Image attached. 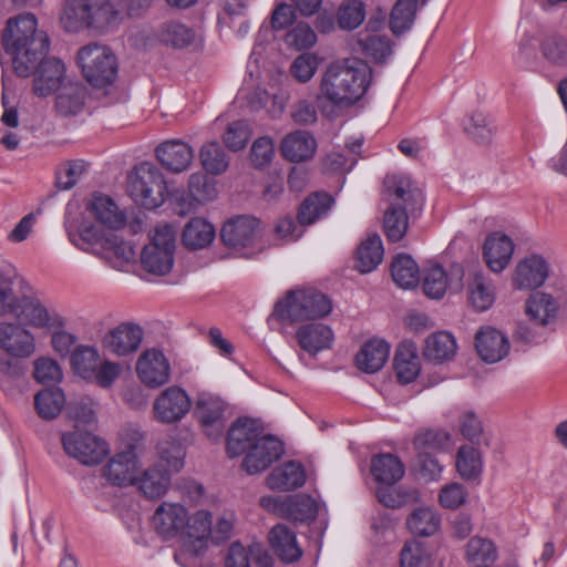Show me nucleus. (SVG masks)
<instances>
[{
    "label": "nucleus",
    "mask_w": 567,
    "mask_h": 567,
    "mask_svg": "<svg viewBox=\"0 0 567 567\" xmlns=\"http://www.w3.org/2000/svg\"><path fill=\"white\" fill-rule=\"evenodd\" d=\"M358 45L365 55L378 62L385 60L392 52L390 40L377 33L361 32Z\"/></svg>",
    "instance_id": "58"
},
{
    "label": "nucleus",
    "mask_w": 567,
    "mask_h": 567,
    "mask_svg": "<svg viewBox=\"0 0 567 567\" xmlns=\"http://www.w3.org/2000/svg\"><path fill=\"white\" fill-rule=\"evenodd\" d=\"M284 453L282 443L272 435H262L251 445L243 461V467L248 474L265 471Z\"/></svg>",
    "instance_id": "21"
},
{
    "label": "nucleus",
    "mask_w": 567,
    "mask_h": 567,
    "mask_svg": "<svg viewBox=\"0 0 567 567\" xmlns=\"http://www.w3.org/2000/svg\"><path fill=\"white\" fill-rule=\"evenodd\" d=\"M384 188L389 203H396L399 207L410 208L411 213L421 210L423 194L417 185L405 174L388 175L384 178Z\"/></svg>",
    "instance_id": "18"
},
{
    "label": "nucleus",
    "mask_w": 567,
    "mask_h": 567,
    "mask_svg": "<svg viewBox=\"0 0 567 567\" xmlns=\"http://www.w3.org/2000/svg\"><path fill=\"white\" fill-rule=\"evenodd\" d=\"M390 355V346L381 339H371L362 344L355 355L358 369L365 373H375L383 368Z\"/></svg>",
    "instance_id": "32"
},
{
    "label": "nucleus",
    "mask_w": 567,
    "mask_h": 567,
    "mask_svg": "<svg viewBox=\"0 0 567 567\" xmlns=\"http://www.w3.org/2000/svg\"><path fill=\"white\" fill-rule=\"evenodd\" d=\"M64 227L69 240L79 249L100 256L106 245V240L112 233H105L93 223L80 217L73 216L71 210L64 219Z\"/></svg>",
    "instance_id": "13"
},
{
    "label": "nucleus",
    "mask_w": 567,
    "mask_h": 567,
    "mask_svg": "<svg viewBox=\"0 0 567 567\" xmlns=\"http://www.w3.org/2000/svg\"><path fill=\"white\" fill-rule=\"evenodd\" d=\"M85 100V89L78 83L64 84L55 100V107L61 115L71 116L79 114Z\"/></svg>",
    "instance_id": "47"
},
{
    "label": "nucleus",
    "mask_w": 567,
    "mask_h": 567,
    "mask_svg": "<svg viewBox=\"0 0 567 567\" xmlns=\"http://www.w3.org/2000/svg\"><path fill=\"white\" fill-rule=\"evenodd\" d=\"M188 190L193 198L202 204L210 202L217 196L216 183L203 173L190 175Z\"/></svg>",
    "instance_id": "61"
},
{
    "label": "nucleus",
    "mask_w": 567,
    "mask_h": 567,
    "mask_svg": "<svg viewBox=\"0 0 567 567\" xmlns=\"http://www.w3.org/2000/svg\"><path fill=\"white\" fill-rule=\"evenodd\" d=\"M372 70L363 60L351 58L331 63L323 72L318 100L337 107H350L367 92Z\"/></svg>",
    "instance_id": "3"
},
{
    "label": "nucleus",
    "mask_w": 567,
    "mask_h": 567,
    "mask_svg": "<svg viewBox=\"0 0 567 567\" xmlns=\"http://www.w3.org/2000/svg\"><path fill=\"white\" fill-rule=\"evenodd\" d=\"M280 150L285 158L298 163L307 161L315 155L317 142L309 132L295 131L284 137Z\"/></svg>",
    "instance_id": "31"
},
{
    "label": "nucleus",
    "mask_w": 567,
    "mask_h": 567,
    "mask_svg": "<svg viewBox=\"0 0 567 567\" xmlns=\"http://www.w3.org/2000/svg\"><path fill=\"white\" fill-rule=\"evenodd\" d=\"M391 276L400 288L412 289L420 281V269L411 256L400 254L391 264Z\"/></svg>",
    "instance_id": "46"
},
{
    "label": "nucleus",
    "mask_w": 567,
    "mask_h": 567,
    "mask_svg": "<svg viewBox=\"0 0 567 567\" xmlns=\"http://www.w3.org/2000/svg\"><path fill=\"white\" fill-rule=\"evenodd\" d=\"M148 4V0H131L127 12H124V3L120 0H90L89 29L101 33L111 31L126 16H138Z\"/></svg>",
    "instance_id": "10"
},
{
    "label": "nucleus",
    "mask_w": 567,
    "mask_h": 567,
    "mask_svg": "<svg viewBox=\"0 0 567 567\" xmlns=\"http://www.w3.org/2000/svg\"><path fill=\"white\" fill-rule=\"evenodd\" d=\"M99 257L110 261L114 267H120L134 260L136 251L131 243L122 240L112 234Z\"/></svg>",
    "instance_id": "52"
},
{
    "label": "nucleus",
    "mask_w": 567,
    "mask_h": 567,
    "mask_svg": "<svg viewBox=\"0 0 567 567\" xmlns=\"http://www.w3.org/2000/svg\"><path fill=\"white\" fill-rule=\"evenodd\" d=\"M143 329L133 322H123L109 330L101 340L104 350L118 357L134 353L143 340Z\"/></svg>",
    "instance_id": "19"
},
{
    "label": "nucleus",
    "mask_w": 567,
    "mask_h": 567,
    "mask_svg": "<svg viewBox=\"0 0 567 567\" xmlns=\"http://www.w3.org/2000/svg\"><path fill=\"white\" fill-rule=\"evenodd\" d=\"M548 277V265L538 255L520 260L513 274V285L517 289H535L540 287Z\"/></svg>",
    "instance_id": "25"
},
{
    "label": "nucleus",
    "mask_w": 567,
    "mask_h": 567,
    "mask_svg": "<svg viewBox=\"0 0 567 567\" xmlns=\"http://www.w3.org/2000/svg\"><path fill=\"white\" fill-rule=\"evenodd\" d=\"M69 415L74 421L73 430H92L96 423V412L92 402L79 401L69 406Z\"/></svg>",
    "instance_id": "63"
},
{
    "label": "nucleus",
    "mask_w": 567,
    "mask_h": 567,
    "mask_svg": "<svg viewBox=\"0 0 567 567\" xmlns=\"http://www.w3.org/2000/svg\"><path fill=\"white\" fill-rule=\"evenodd\" d=\"M199 158L204 169L213 175L224 173L229 165L228 156L217 142L204 144L199 152Z\"/></svg>",
    "instance_id": "55"
},
{
    "label": "nucleus",
    "mask_w": 567,
    "mask_h": 567,
    "mask_svg": "<svg viewBox=\"0 0 567 567\" xmlns=\"http://www.w3.org/2000/svg\"><path fill=\"white\" fill-rule=\"evenodd\" d=\"M65 453L85 465H95L109 453L107 443L89 430H72L61 436Z\"/></svg>",
    "instance_id": "11"
},
{
    "label": "nucleus",
    "mask_w": 567,
    "mask_h": 567,
    "mask_svg": "<svg viewBox=\"0 0 567 567\" xmlns=\"http://www.w3.org/2000/svg\"><path fill=\"white\" fill-rule=\"evenodd\" d=\"M330 299L315 289H295L276 303L274 315L290 323L323 318L331 312Z\"/></svg>",
    "instance_id": "6"
},
{
    "label": "nucleus",
    "mask_w": 567,
    "mask_h": 567,
    "mask_svg": "<svg viewBox=\"0 0 567 567\" xmlns=\"http://www.w3.org/2000/svg\"><path fill=\"white\" fill-rule=\"evenodd\" d=\"M87 209L96 220L110 228H118L124 224V214L106 195H93L87 204Z\"/></svg>",
    "instance_id": "39"
},
{
    "label": "nucleus",
    "mask_w": 567,
    "mask_h": 567,
    "mask_svg": "<svg viewBox=\"0 0 567 567\" xmlns=\"http://www.w3.org/2000/svg\"><path fill=\"white\" fill-rule=\"evenodd\" d=\"M37 24L32 13L9 19L2 34V44L19 76L27 78L37 70L33 92L45 97L63 86L65 66L59 59H43L49 51V38L37 30Z\"/></svg>",
    "instance_id": "1"
},
{
    "label": "nucleus",
    "mask_w": 567,
    "mask_h": 567,
    "mask_svg": "<svg viewBox=\"0 0 567 567\" xmlns=\"http://www.w3.org/2000/svg\"><path fill=\"white\" fill-rule=\"evenodd\" d=\"M259 423L251 419L236 421L228 431L227 452L230 457H236L251 449L261 437Z\"/></svg>",
    "instance_id": "26"
},
{
    "label": "nucleus",
    "mask_w": 567,
    "mask_h": 567,
    "mask_svg": "<svg viewBox=\"0 0 567 567\" xmlns=\"http://www.w3.org/2000/svg\"><path fill=\"white\" fill-rule=\"evenodd\" d=\"M269 542L275 553L285 563H295L302 556V549L297 543L296 534L282 524L271 528Z\"/></svg>",
    "instance_id": "34"
},
{
    "label": "nucleus",
    "mask_w": 567,
    "mask_h": 567,
    "mask_svg": "<svg viewBox=\"0 0 567 567\" xmlns=\"http://www.w3.org/2000/svg\"><path fill=\"white\" fill-rule=\"evenodd\" d=\"M190 409L192 401L187 392L178 385H171L157 394L152 412L158 423L175 424L182 421Z\"/></svg>",
    "instance_id": "14"
},
{
    "label": "nucleus",
    "mask_w": 567,
    "mask_h": 567,
    "mask_svg": "<svg viewBox=\"0 0 567 567\" xmlns=\"http://www.w3.org/2000/svg\"><path fill=\"white\" fill-rule=\"evenodd\" d=\"M128 190L135 203L147 209H154L164 203L167 184L156 165L143 162L130 175Z\"/></svg>",
    "instance_id": "9"
},
{
    "label": "nucleus",
    "mask_w": 567,
    "mask_h": 567,
    "mask_svg": "<svg viewBox=\"0 0 567 567\" xmlns=\"http://www.w3.org/2000/svg\"><path fill=\"white\" fill-rule=\"evenodd\" d=\"M475 349L484 362L496 363L508 354L511 344L502 331L487 326L476 332Z\"/></svg>",
    "instance_id": "23"
},
{
    "label": "nucleus",
    "mask_w": 567,
    "mask_h": 567,
    "mask_svg": "<svg viewBox=\"0 0 567 567\" xmlns=\"http://www.w3.org/2000/svg\"><path fill=\"white\" fill-rule=\"evenodd\" d=\"M158 461L138 470L133 486L148 499L161 498L171 486V472H177L183 466L184 453L179 445L164 442L158 445Z\"/></svg>",
    "instance_id": "4"
},
{
    "label": "nucleus",
    "mask_w": 567,
    "mask_h": 567,
    "mask_svg": "<svg viewBox=\"0 0 567 567\" xmlns=\"http://www.w3.org/2000/svg\"><path fill=\"white\" fill-rule=\"evenodd\" d=\"M456 349L454 337L450 332L439 331L425 339L423 355L430 362L443 363L454 358Z\"/></svg>",
    "instance_id": "35"
},
{
    "label": "nucleus",
    "mask_w": 567,
    "mask_h": 567,
    "mask_svg": "<svg viewBox=\"0 0 567 567\" xmlns=\"http://www.w3.org/2000/svg\"><path fill=\"white\" fill-rule=\"evenodd\" d=\"M467 135L477 144H489L496 134V126L492 118L483 112H473L465 125Z\"/></svg>",
    "instance_id": "53"
},
{
    "label": "nucleus",
    "mask_w": 567,
    "mask_h": 567,
    "mask_svg": "<svg viewBox=\"0 0 567 567\" xmlns=\"http://www.w3.org/2000/svg\"><path fill=\"white\" fill-rule=\"evenodd\" d=\"M394 370L401 383H411L420 374L421 364L416 348L412 343H401L394 357Z\"/></svg>",
    "instance_id": "38"
},
{
    "label": "nucleus",
    "mask_w": 567,
    "mask_h": 567,
    "mask_svg": "<svg viewBox=\"0 0 567 567\" xmlns=\"http://www.w3.org/2000/svg\"><path fill=\"white\" fill-rule=\"evenodd\" d=\"M175 247L176 229L167 223L157 224L141 251L142 268L153 276H166L174 266Z\"/></svg>",
    "instance_id": "7"
},
{
    "label": "nucleus",
    "mask_w": 567,
    "mask_h": 567,
    "mask_svg": "<svg viewBox=\"0 0 567 567\" xmlns=\"http://www.w3.org/2000/svg\"><path fill=\"white\" fill-rule=\"evenodd\" d=\"M70 359L73 371L81 378L89 380L94 374L101 361V355L95 347L81 344L74 348Z\"/></svg>",
    "instance_id": "50"
},
{
    "label": "nucleus",
    "mask_w": 567,
    "mask_h": 567,
    "mask_svg": "<svg viewBox=\"0 0 567 567\" xmlns=\"http://www.w3.org/2000/svg\"><path fill=\"white\" fill-rule=\"evenodd\" d=\"M306 482L303 466L289 461L274 468L267 476V485L271 489L291 491L302 486Z\"/></svg>",
    "instance_id": "33"
},
{
    "label": "nucleus",
    "mask_w": 567,
    "mask_h": 567,
    "mask_svg": "<svg viewBox=\"0 0 567 567\" xmlns=\"http://www.w3.org/2000/svg\"><path fill=\"white\" fill-rule=\"evenodd\" d=\"M514 254V243L505 234H489L483 246V257L487 267L494 272H502L509 264Z\"/></svg>",
    "instance_id": "27"
},
{
    "label": "nucleus",
    "mask_w": 567,
    "mask_h": 567,
    "mask_svg": "<svg viewBox=\"0 0 567 567\" xmlns=\"http://www.w3.org/2000/svg\"><path fill=\"white\" fill-rule=\"evenodd\" d=\"M260 233V223L257 218L238 216L223 226L220 236L226 246L241 249L252 245L259 238Z\"/></svg>",
    "instance_id": "20"
},
{
    "label": "nucleus",
    "mask_w": 567,
    "mask_h": 567,
    "mask_svg": "<svg viewBox=\"0 0 567 567\" xmlns=\"http://www.w3.org/2000/svg\"><path fill=\"white\" fill-rule=\"evenodd\" d=\"M558 303L555 298L542 291L530 295L526 301L528 318L538 326H546L556 319Z\"/></svg>",
    "instance_id": "36"
},
{
    "label": "nucleus",
    "mask_w": 567,
    "mask_h": 567,
    "mask_svg": "<svg viewBox=\"0 0 567 567\" xmlns=\"http://www.w3.org/2000/svg\"><path fill=\"white\" fill-rule=\"evenodd\" d=\"M136 373L143 384L156 389L169 381L171 364L161 350L147 349L137 359Z\"/></svg>",
    "instance_id": "17"
},
{
    "label": "nucleus",
    "mask_w": 567,
    "mask_h": 567,
    "mask_svg": "<svg viewBox=\"0 0 567 567\" xmlns=\"http://www.w3.org/2000/svg\"><path fill=\"white\" fill-rule=\"evenodd\" d=\"M14 313L22 322L38 329H60L66 323L55 308L34 298L22 299Z\"/></svg>",
    "instance_id": "16"
},
{
    "label": "nucleus",
    "mask_w": 567,
    "mask_h": 567,
    "mask_svg": "<svg viewBox=\"0 0 567 567\" xmlns=\"http://www.w3.org/2000/svg\"><path fill=\"white\" fill-rule=\"evenodd\" d=\"M456 470L467 481L476 480L483 472L482 452L472 445H462L456 453Z\"/></svg>",
    "instance_id": "49"
},
{
    "label": "nucleus",
    "mask_w": 567,
    "mask_h": 567,
    "mask_svg": "<svg viewBox=\"0 0 567 567\" xmlns=\"http://www.w3.org/2000/svg\"><path fill=\"white\" fill-rule=\"evenodd\" d=\"M144 435L138 430H127L121 436L120 447L104 466V476L114 486H133L141 467Z\"/></svg>",
    "instance_id": "5"
},
{
    "label": "nucleus",
    "mask_w": 567,
    "mask_h": 567,
    "mask_svg": "<svg viewBox=\"0 0 567 567\" xmlns=\"http://www.w3.org/2000/svg\"><path fill=\"white\" fill-rule=\"evenodd\" d=\"M467 293L470 303L477 311L488 309L495 299L494 287L491 280L478 270L470 275Z\"/></svg>",
    "instance_id": "40"
},
{
    "label": "nucleus",
    "mask_w": 567,
    "mask_h": 567,
    "mask_svg": "<svg viewBox=\"0 0 567 567\" xmlns=\"http://www.w3.org/2000/svg\"><path fill=\"white\" fill-rule=\"evenodd\" d=\"M64 394L61 390H43L34 396V405L42 419L56 417L64 404Z\"/></svg>",
    "instance_id": "59"
},
{
    "label": "nucleus",
    "mask_w": 567,
    "mask_h": 567,
    "mask_svg": "<svg viewBox=\"0 0 567 567\" xmlns=\"http://www.w3.org/2000/svg\"><path fill=\"white\" fill-rule=\"evenodd\" d=\"M497 556V548L488 538L474 536L465 546V560L473 567H487L496 561Z\"/></svg>",
    "instance_id": "44"
},
{
    "label": "nucleus",
    "mask_w": 567,
    "mask_h": 567,
    "mask_svg": "<svg viewBox=\"0 0 567 567\" xmlns=\"http://www.w3.org/2000/svg\"><path fill=\"white\" fill-rule=\"evenodd\" d=\"M464 269L460 264L452 265L449 270L439 264L424 269L422 289L426 297L441 299L447 289L458 292L463 289Z\"/></svg>",
    "instance_id": "15"
},
{
    "label": "nucleus",
    "mask_w": 567,
    "mask_h": 567,
    "mask_svg": "<svg viewBox=\"0 0 567 567\" xmlns=\"http://www.w3.org/2000/svg\"><path fill=\"white\" fill-rule=\"evenodd\" d=\"M404 472L403 463L393 454H379L371 460V474L381 484H395L403 477Z\"/></svg>",
    "instance_id": "37"
},
{
    "label": "nucleus",
    "mask_w": 567,
    "mask_h": 567,
    "mask_svg": "<svg viewBox=\"0 0 567 567\" xmlns=\"http://www.w3.org/2000/svg\"><path fill=\"white\" fill-rule=\"evenodd\" d=\"M78 64L84 79L96 89L112 85L117 76V60L106 45L91 43L78 52Z\"/></svg>",
    "instance_id": "8"
},
{
    "label": "nucleus",
    "mask_w": 567,
    "mask_h": 567,
    "mask_svg": "<svg viewBox=\"0 0 567 567\" xmlns=\"http://www.w3.org/2000/svg\"><path fill=\"white\" fill-rule=\"evenodd\" d=\"M0 349L14 358H29L35 351L33 334L16 323H0Z\"/></svg>",
    "instance_id": "22"
},
{
    "label": "nucleus",
    "mask_w": 567,
    "mask_h": 567,
    "mask_svg": "<svg viewBox=\"0 0 567 567\" xmlns=\"http://www.w3.org/2000/svg\"><path fill=\"white\" fill-rule=\"evenodd\" d=\"M215 238V228L206 219L192 218L184 227L182 240L188 249L197 250L209 246Z\"/></svg>",
    "instance_id": "41"
},
{
    "label": "nucleus",
    "mask_w": 567,
    "mask_h": 567,
    "mask_svg": "<svg viewBox=\"0 0 567 567\" xmlns=\"http://www.w3.org/2000/svg\"><path fill=\"white\" fill-rule=\"evenodd\" d=\"M441 526V517L435 509L429 506L415 508L406 518L409 532L415 536L430 537Z\"/></svg>",
    "instance_id": "42"
},
{
    "label": "nucleus",
    "mask_w": 567,
    "mask_h": 567,
    "mask_svg": "<svg viewBox=\"0 0 567 567\" xmlns=\"http://www.w3.org/2000/svg\"><path fill=\"white\" fill-rule=\"evenodd\" d=\"M383 245L378 234L370 235L357 250V269L362 274L374 270L383 259Z\"/></svg>",
    "instance_id": "45"
},
{
    "label": "nucleus",
    "mask_w": 567,
    "mask_h": 567,
    "mask_svg": "<svg viewBox=\"0 0 567 567\" xmlns=\"http://www.w3.org/2000/svg\"><path fill=\"white\" fill-rule=\"evenodd\" d=\"M408 210L410 208L399 207L396 203L389 204L383 216V230L388 240L400 241L409 228Z\"/></svg>",
    "instance_id": "48"
},
{
    "label": "nucleus",
    "mask_w": 567,
    "mask_h": 567,
    "mask_svg": "<svg viewBox=\"0 0 567 567\" xmlns=\"http://www.w3.org/2000/svg\"><path fill=\"white\" fill-rule=\"evenodd\" d=\"M543 58L551 65L567 68V38L550 34L540 42Z\"/></svg>",
    "instance_id": "54"
},
{
    "label": "nucleus",
    "mask_w": 567,
    "mask_h": 567,
    "mask_svg": "<svg viewBox=\"0 0 567 567\" xmlns=\"http://www.w3.org/2000/svg\"><path fill=\"white\" fill-rule=\"evenodd\" d=\"M333 199L328 194H313L305 199L299 213L298 221L301 225H311L324 216L331 208Z\"/></svg>",
    "instance_id": "51"
},
{
    "label": "nucleus",
    "mask_w": 567,
    "mask_h": 567,
    "mask_svg": "<svg viewBox=\"0 0 567 567\" xmlns=\"http://www.w3.org/2000/svg\"><path fill=\"white\" fill-rule=\"evenodd\" d=\"M417 0H398L391 11L390 29L394 34L408 31L415 18Z\"/></svg>",
    "instance_id": "56"
},
{
    "label": "nucleus",
    "mask_w": 567,
    "mask_h": 567,
    "mask_svg": "<svg viewBox=\"0 0 567 567\" xmlns=\"http://www.w3.org/2000/svg\"><path fill=\"white\" fill-rule=\"evenodd\" d=\"M224 412L225 403L219 398L202 394L196 402L195 413L212 440H217L223 434Z\"/></svg>",
    "instance_id": "24"
},
{
    "label": "nucleus",
    "mask_w": 567,
    "mask_h": 567,
    "mask_svg": "<svg viewBox=\"0 0 567 567\" xmlns=\"http://www.w3.org/2000/svg\"><path fill=\"white\" fill-rule=\"evenodd\" d=\"M260 505L282 518L300 523L311 522L318 515L317 502L307 494L264 496L260 498Z\"/></svg>",
    "instance_id": "12"
},
{
    "label": "nucleus",
    "mask_w": 567,
    "mask_h": 567,
    "mask_svg": "<svg viewBox=\"0 0 567 567\" xmlns=\"http://www.w3.org/2000/svg\"><path fill=\"white\" fill-rule=\"evenodd\" d=\"M365 19V6L361 0H344L337 11V22L342 30H354Z\"/></svg>",
    "instance_id": "57"
},
{
    "label": "nucleus",
    "mask_w": 567,
    "mask_h": 567,
    "mask_svg": "<svg viewBox=\"0 0 567 567\" xmlns=\"http://www.w3.org/2000/svg\"><path fill=\"white\" fill-rule=\"evenodd\" d=\"M250 138V128L245 121H235L227 126L224 143L230 151L243 150Z\"/></svg>",
    "instance_id": "64"
},
{
    "label": "nucleus",
    "mask_w": 567,
    "mask_h": 567,
    "mask_svg": "<svg viewBox=\"0 0 567 567\" xmlns=\"http://www.w3.org/2000/svg\"><path fill=\"white\" fill-rule=\"evenodd\" d=\"M90 0H65L60 22L68 32L89 29Z\"/></svg>",
    "instance_id": "43"
},
{
    "label": "nucleus",
    "mask_w": 567,
    "mask_h": 567,
    "mask_svg": "<svg viewBox=\"0 0 567 567\" xmlns=\"http://www.w3.org/2000/svg\"><path fill=\"white\" fill-rule=\"evenodd\" d=\"M155 533L164 540H185L184 550L193 556L202 555L212 532V515L200 509L189 515L187 508L176 502L161 503L152 517Z\"/></svg>",
    "instance_id": "2"
},
{
    "label": "nucleus",
    "mask_w": 567,
    "mask_h": 567,
    "mask_svg": "<svg viewBox=\"0 0 567 567\" xmlns=\"http://www.w3.org/2000/svg\"><path fill=\"white\" fill-rule=\"evenodd\" d=\"M154 35L158 42L173 49H185L202 41L197 31L178 20L161 23Z\"/></svg>",
    "instance_id": "28"
},
{
    "label": "nucleus",
    "mask_w": 567,
    "mask_h": 567,
    "mask_svg": "<svg viewBox=\"0 0 567 567\" xmlns=\"http://www.w3.org/2000/svg\"><path fill=\"white\" fill-rule=\"evenodd\" d=\"M156 157L159 163L172 173H182L187 169L194 158L192 147L178 140L166 141L156 147Z\"/></svg>",
    "instance_id": "30"
},
{
    "label": "nucleus",
    "mask_w": 567,
    "mask_h": 567,
    "mask_svg": "<svg viewBox=\"0 0 567 567\" xmlns=\"http://www.w3.org/2000/svg\"><path fill=\"white\" fill-rule=\"evenodd\" d=\"M296 339L299 347L309 353H317L331 348L334 334L331 328L323 323H307L300 326L296 331Z\"/></svg>",
    "instance_id": "29"
},
{
    "label": "nucleus",
    "mask_w": 567,
    "mask_h": 567,
    "mask_svg": "<svg viewBox=\"0 0 567 567\" xmlns=\"http://www.w3.org/2000/svg\"><path fill=\"white\" fill-rule=\"evenodd\" d=\"M450 440V434L444 430L425 429L415 434L413 445L419 451V454L430 453L445 449Z\"/></svg>",
    "instance_id": "60"
},
{
    "label": "nucleus",
    "mask_w": 567,
    "mask_h": 567,
    "mask_svg": "<svg viewBox=\"0 0 567 567\" xmlns=\"http://www.w3.org/2000/svg\"><path fill=\"white\" fill-rule=\"evenodd\" d=\"M289 48L303 50L313 47L317 42V34L306 22H298L285 37Z\"/></svg>",
    "instance_id": "62"
}]
</instances>
